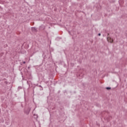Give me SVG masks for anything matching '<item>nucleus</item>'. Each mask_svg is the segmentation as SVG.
<instances>
[{
    "label": "nucleus",
    "instance_id": "1",
    "mask_svg": "<svg viewBox=\"0 0 127 127\" xmlns=\"http://www.w3.org/2000/svg\"><path fill=\"white\" fill-rule=\"evenodd\" d=\"M107 41L108 42H110L111 43H113V42H114V40L112 39V38L110 37V34H108Z\"/></svg>",
    "mask_w": 127,
    "mask_h": 127
},
{
    "label": "nucleus",
    "instance_id": "2",
    "mask_svg": "<svg viewBox=\"0 0 127 127\" xmlns=\"http://www.w3.org/2000/svg\"><path fill=\"white\" fill-rule=\"evenodd\" d=\"M32 30L33 31H36V28H34V27L32 28Z\"/></svg>",
    "mask_w": 127,
    "mask_h": 127
},
{
    "label": "nucleus",
    "instance_id": "3",
    "mask_svg": "<svg viewBox=\"0 0 127 127\" xmlns=\"http://www.w3.org/2000/svg\"><path fill=\"white\" fill-rule=\"evenodd\" d=\"M107 90H111V87H106Z\"/></svg>",
    "mask_w": 127,
    "mask_h": 127
},
{
    "label": "nucleus",
    "instance_id": "4",
    "mask_svg": "<svg viewBox=\"0 0 127 127\" xmlns=\"http://www.w3.org/2000/svg\"><path fill=\"white\" fill-rule=\"evenodd\" d=\"M98 36H101V33H99V34H98Z\"/></svg>",
    "mask_w": 127,
    "mask_h": 127
},
{
    "label": "nucleus",
    "instance_id": "5",
    "mask_svg": "<svg viewBox=\"0 0 127 127\" xmlns=\"http://www.w3.org/2000/svg\"><path fill=\"white\" fill-rule=\"evenodd\" d=\"M23 63V64H25V62H24Z\"/></svg>",
    "mask_w": 127,
    "mask_h": 127
},
{
    "label": "nucleus",
    "instance_id": "6",
    "mask_svg": "<svg viewBox=\"0 0 127 127\" xmlns=\"http://www.w3.org/2000/svg\"><path fill=\"white\" fill-rule=\"evenodd\" d=\"M28 69H29V67H28Z\"/></svg>",
    "mask_w": 127,
    "mask_h": 127
}]
</instances>
